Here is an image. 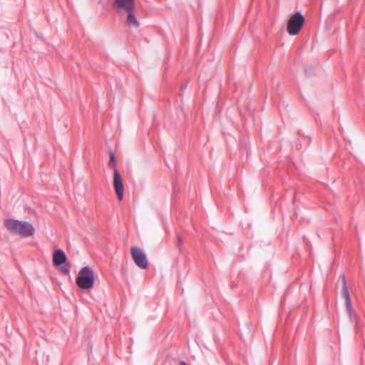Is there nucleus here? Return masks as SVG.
I'll list each match as a JSON object with an SVG mask.
<instances>
[{
  "instance_id": "f257e3e1",
  "label": "nucleus",
  "mask_w": 365,
  "mask_h": 365,
  "mask_svg": "<svg viewBox=\"0 0 365 365\" xmlns=\"http://www.w3.org/2000/svg\"><path fill=\"white\" fill-rule=\"evenodd\" d=\"M4 226L11 234L25 237L32 236L35 232L34 226L26 221L7 219L4 221Z\"/></svg>"
},
{
  "instance_id": "f03ea898",
  "label": "nucleus",
  "mask_w": 365,
  "mask_h": 365,
  "mask_svg": "<svg viewBox=\"0 0 365 365\" xmlns=\"http://www.w3.org/2000/svg\"><path fill=\"white\" fill-rule=\"evenodd\" d=\"M76 282L80 289L87 290L92 289L95 283L93 269L89 266L82 267L78 272Z\"/></svg>"
},
{
  "instance_id": "7ed1b4c3",
  "label": "nucleus",
  "mask_w": 365,
  "mask_h": 365,
  "mask_svg": "<svg viewBox=\"0 0 365 365\" xmlns=\"http://www.w3.org/2000/svg\"><path fill=\"white\" fill-rule=\"evenodd\" d=\"M304 22V17L300 11L292 14L287 21V31L288 34L292 36L298 34Z\"/></svg>"
},
{
  "instance_id": "20e7f679",
  "label": "nucleus",
  "mask_w": 365,
  "mask_h": 365,
  "mask_svg": "<svg viewBox=\"0 0 365 365\" xmlns=\"http://www.w3.org/2000/svg\"><path fill=\"white\" fill-rule=\"evenodd\" d=\"M342 281V289H341V295L345 300V306L346 311L347 314L349 315V319L351 322L356 323L358 321V317L352 307L351 297L348 290L346 279L345 275L341 276Z\"/></svg>"
},
{
  "instance_id": "39448f33",
  "label": "nucleus",
  "mask_w": 365,
  "mask_h": 365,
  "mask_svg": "<svg viewBox=\"0 0 365 365\" xmlns=\"http://www.w3.org/2000/svg\"><path fill=\"white\" fill-rule=\"evenodd\" d=\"M130 253L134 262L138 267L141 269H146L148 267L146 255L141 249L136 246L132 247Z\"/></svg>"
},
{
  "instance_id": "423d86ee",
  "label": "nucleus",
  "mask_w": 365,
  "mask_h": 365,
  "mask_svg": "<svg viewBox=\"0 0 365 365\" xmlns=\"http://www.w3.org/2000/svg\"><path fill=\"white\" fill-rule=\"evenodd\" d=\"M112 6L120 15L125 14V12L135 8L134 0H114Z\"/></svg>"
},
{
  "instance_id": "0eeeda50",
  "label": "nucleus",
  "mask_w": 365,
  "mask_h": 365,
  "mask_svg": "<svg viewBox=\"0 0 365 365\" xmlns=\"http://www.w3.org/2000/svg\"><path fill=\"white\" fill-rule=\"evenodd\" d=\"M113 187L118 200H122L123 197L124 187L121 175L117 169H114L113 172Z\"/></svg>"
},
{
  "instance_id": "6e6552de",
  "label": "nucleus",
  "mask_w": 365,
  "mask_h": 365,
  "mask_svg": "<svg viewBox=\"0 0 365 365\" xmlns=\"http://www.w3.org/2000/svg\"><path fill=\"white\" fill-rule=\"evenodd\" d=\"M66 262H67V257L65 252L61 249L55 250L53 255V264L55 266H61Z\"/></svg>"
},
{
  "instance_id": "1a4fd4ad",
  "label": "nucleus",
  "mask_w": 365,
  "mask_h": 365,
  "mask_svg": "<svg viewBox=\"0 0 365 365\" xmlns=\"http://www.w3.org/2000/svg\"><path fill=\"white\" fill-rule=\"evenodd\" d=\"M127 14L125 23L127 26L130 28L137 29L139 26V22L136 19L135 15V10H132L131 11L125 12Z\"/></svg>"
},
{
  "instance_id": "9d476101",
  "label": "nucleus",
  "mask_w": 365,
  "mask_h": 365,
  "mask_svg": "<svg viewBox=\"0 0 365 365\" xmlns=\"http://www.w3.org/2000/svg\"><path fill=\"white\" fill-rule=\"evenodd\" d=\"M63 266L61 267V272L62 274L65 275H69L70 274V264L66 262L65 264H62Z\"/></svg>"
},
{
  "instance_id": "9b49d317",
  "label": "nucleus",
  "mask_w": 365,
  "mask_h": 365,
  "mask_svg": "<svg viewBox=\"0 0 365 365\" xmlns=\"http://www.w3.org/2000/svg\"><path fill=\"white\" fill-rule=\"evenodd\" d=\"M108 165L110 167L114 168L115 169V158L114 153L113 152L109 153Z\"/></svg>"
},
{
  "instance_id": "f8f14e48",
  "label": "nucleus",
  "mask_w": 365,
  "mask_h": 365,
  "mask_svg": "<svg viewBox=\"0 0 365 365\" xmlns=\"http://www.w3.org/2000/svg\"><path fill=\"white\" fill-rule=\"evenodd\" d=\"M177 242H178V245H180L182 244L183 240L180 236L178 235L177 236Z\"/></svg>"
},
{
  "instance_id": "ddd939ff",
  "label": "nucleus",
  "mask_w": 365,
  "mask_h": 365,
  "mask_svg": "<svg viewBox=\"0 0 365 365\" xmlns=\"http://www.w3.org/2000/svg\"><path fill=\"white\" fill-rule=\"evenodd\" d=\"M180 365H189L188 364H187L185 361H181L180 363Z\"/></svg>"
}]
</instances>
